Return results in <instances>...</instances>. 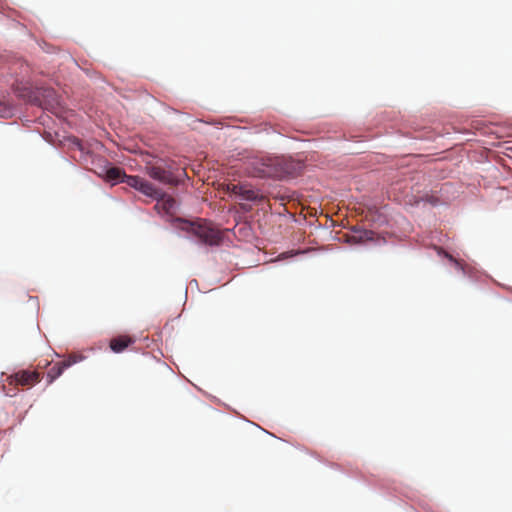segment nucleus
<instances>
[{
	"label": "nucleus",
	"mask_w": 512,
	"mask_h": 512,
	"mask_svg": "<svg viewBox=\"0 0 512 512\" xmlns=\"http://www.w3.org/2000/svg\"><path fill=\"white\" fill-rule=\"evenodd\" d=\"M381 136H391L396 139L398 145H415L420 142H434L439 137H444L428 126H422L415 120L404 119L401 116L392 115L391 112L377 114L372 124L362 132H349L345 134V140L356 143L371 141Z\"/></svg>",
	"instance_id": "1"
},
{
	"label": "nucleus",
	"mask_w": 512,
	"mask_h": 512,
	"mask_svg": "<svg viewBox=\"0 0 512 512\" xmlns=\"http://www.w3.org/2000/svg\"><path fill=\"white\" fill-rule=\"evenodd\" d=\"M167 221L173 225L179 236L190 240L199 247L214 249L233 245L230 237L211 228L208 224H198L182 218H172L171 216L167 218Z\"/></svg>",
	"instance_id": "2"
},
{
	"label": "nucleus",
	"mask_w": 512,
	"mask_h": 512,
	"mask_svg": "<svg viewBox=\"0 0 512 512\" xmlns=\"http://www.w3.org/2000/svg\"><path fill=\"white\" fill-rule=\"evenodd\" d=\"M128 186L136 192L156 201L157 214L167 221L172 213L176 212L182 203L179 194L169 195L163 188L151 183L138 174L130 175Z\"/></svg>",
	"instance_id": "3"
},
{
	"label": "nucleus",
	"mask_w": 512,
	"mask_h": 512,
	"mask_svg": "<svg viewBox=\"0 0 512 512\" xmlns=\"http://www.w3.org/2000/svg\"><path fill=\"white\" fill-rule=\"evenodd\" d=\"M305 163L294 156L262 159L255 163V170L267 179L292 181L305 171Z\"/></svg>",
	"instance_id": "4"
},
{
	"label": "nucleus",
	"mask_w": 512,
	"mask_h": 512,
	"mask_svg": "<svg viewBox=\"0 0 512 512\" xmlns=\"http://www.w3.org/2000/svg\"><path fill=\"white\" fill-rule=\"evenodd\" d=\"M145 173L154 182L159 185H178L182 179H188V174L184 169L177 168L167 159L159 158L155 165L147 164Z\"/></svg>",
	"instance_id": "5"
},
{
	"label": "nucleus",
	"mask_w": 512,
	"mask_h": 512,
	"mask_svg": "<svg viewBox=\"0 0 512 512\" xmlns=\"http://www.w3.org/2000/svg\"><path fill=\"white\" fill-rule=\"evenodd\" d=\"M437 255L444 266L453 268L457 274L467 278L472 284H481L482 282L493 280L492 277L484 270L465 268V266L454 256L452 252H449L444 248L438 249Z\"/></svg>",
	"instance_id": "6"
},
{
	"label": "nucleus",
	"mask_w": 512,
	"mask_h": 512,
	"mask_svg": "<svg viewBox=\"0 0 512 512\" xmlns=\"http://www.w3.org/2000/svg\"><path fill=\"white\" fill-rule=\"evenodd\" d=\"M231 192L245 210H250L261 203L264 197L263 191L250 182L235 185Z\"/></svg>",
	"instance_id": "7"
},
{
	"label": "nucleus",
	"mask_w": 512,
	"mask_h": 512,
	"mask_svg": "<svg viewBox=\"0 0 512 512\" xmlns=\"http://www.w3.org/2000/svg\"><path fill=\"white\" fill-rule=\"evenodd\" d=\"M419 192L421 193V198L424 200V204H428L433 208L449 206L448 199L443 196V187L437 190L426 185L422 189H419Z\"/></svg>",
	"instance_id": "8"
},
{
	"label": "nucleus",
	"mask_w": 512,
	"mask_h": 512,
	"mask_svg": "<svg viewBox=\"0 0 512 512\" xmlns=\"http://www.w3.org/2000/svg\"><path fill=\"white\" fill-rule=\"evenodd\" d=\"M194 122H200V123H203L206 125H210V126L215 127L216 129H223L224 127H226V128H232V129H238V130H247L250 133H260L261 131H265L267 134H269V133L277 132L275 130V128L272 127L271 125H266L263 130H260L256 126H236V125H228V124L223 126L219 120L212 119V118H196L194 120Z\"/></svg>",
	"instance_id": "9"
},
{
	"label": "nucleus",
	"mask_w": 512,
	"mask_h": 512,
	"mask_svg": "<svg viewBox=\"0 0 512 512\" xmlns=\"http://www.w3.org/2000/svg\"><path fill=\"white\" fill-rule=\"evenodd\" d=\"M11 377L17 385L27 386L28 388L36 385L39 382V374L30 370H20L13 372Z\"/></svg>",
	"instance_id": "10"
},
{
	"label": "nucleus",
	"mask_w": 512,
	"mask_h": 512,
	"mask_svg": "<svg viewBox=\"0 0 512 512\" xmlns=\"http://www.w3.org/2000/svg\"><path fill=\"white\" fill-rule=\"evenodd\" d=\"M19 112L18 105L9 95L0 94V118H13Z\"/></svg>",
	"instance_id": "11"
},
{
	"label": "nucleus",
	"mask_w": 512,
	"mask_h": 512,
	"mask_svg": "<svg viewBox=\"0 0 512 512\" xmlns=\"http://www.w3.org/2000/svg\"><path fill=\"white\" fill-rule=\"evenodd\" d=\"M128 178H130V175L126 173L123 167L113 165L108 171V176H106L105 181L114 186L120 183L128 184Z\"/></svg>",
	"instance_id": "12"
},
{
	"label": "nucleus",
	"mask_w": 512,
	"mask_h": 512,
	"mask_svg": "<svg viewBox=\"0 0 512 512\" xmlns=\"http://www.w3.org/2000/svg\"><path fill=\"white\" fill-rule=\"evenodd\" d=\"M353 242L358 245H366L367 243L373 245L379 244V242L374 239L373 232L365 227H361L360 233Z\"/></svg>",
	"instance_id": "13"
},
{
	"label": "nucleus",
	"mask_w": 512,
	"mask_h": 512,
	"mask_svg": "<svg viewBox=\"0 0 512 512\" xmlns=\"http://www.w3.org/2000/svg\"><path fill=\"white\" fill-rule=\"evenodd\" d=\"M135 339H128L126 341L124 340H117L110 344L109 348L112 353L114 354H121L123 353L129 346L133 345L135 343Z\"/></svg>",
	"instance_id": "14"
},
{
	"label": "nucleus",
	"mask_w": 512,
	"mask_h": 512,
	"mask_svg": "<svg viewBox=\"0 0 512 512\" xmlns=\"http://www.w3.org/2000/svg\"><path fill=\"white\" fill-rule=\"evenodd\" d=\"M65 370L66 368H64L63 364L55 365L50 368L46 373L47 385L54 383L64 373Z\"/></svg>",
	"instance_id": "15"
},
{
	"label": "nucleus",
	"mask_w": 512,
	"mask_h": 512,
	"mask_svg": "<svg viewBox=\"0 0 512 512\" xmlns=\"http://www.w3.org/2000/svg\"><path fill=\"white\" fill-rule=\"evenodd\" d=\"M42 95L50 106H56L61 102L60 97L52 88H43Z\"/></svg>",
	"instance_id": "16"
},
{
	"label": "nucleus",
	"mask_w": 512,
	"mask_h": 512,
	"mask_svg": "<svg viewBox=\"0 0 512 512\" xmlns=\"http://www.w3.org/2000/svg\"><path fill=\"white\" fill-rule=\"evenodd\" d=\"M89 162L94 167V172L97 174L101 165L105 167V165H109V160L104 156L93 152V154L89 158Z\"/></svg>",
	"instance_id": "17"
},
{
	"label": "nucleus",
	"mask_w": 512,
	"mask_h": 512,
	"mask_svg": "<svg viewBox=\"0 0 512 512\" xmlns=\"http://www.w3.org/2000/svg\"><path fill=\"white\" fill-rule=\"evenodd\" d=\"M407 203L413 208H419L421 204H424L423 198H421V193L417 190L415 193L411 192L407 195Z\"/></svg>",
	"instance_id": "18"
},
{
	"label": "nucleus",
	"mask_w": 512,
	"mask_h": 512,
	"mask_svg": "<svg viewBox=\"0 0 512 512\" xmlns=\"http://www.w3.org/2000/svg\"><path fill=\"white\" fill-rule=\"evenodd\" d=\"M67 140H68V144H67V145H68L70 148H73V149H75V150H77V151H81V149H80V148H81V146H82L83 144H82V142L80 141V139H79V138H77L75 135H73V134H71V133H70V134L68 135V139H67Z\"/></svg>",
	"instance_id": "19"
},
{
	"label": "nucleus",
	"mask_w": 512,
	"mask_h": 512,
	"mask_svg": "<svg viewBox=\"0 0 512 512\" xmlns=\"http://www.w3.org/2000/svg\"><path fill=\"white\" fill-rule=\"evenodd\" d=\"M85 359H86V356H84V355H82V356H73V357H69L62 364H63L64 368L68 369V368L72 367L73 365L78 364V363L84 361Z\"/></svg>",
	"instance_id": "20"
},
{
	"label": "nucleus",
	"mask_w": 512,
	"mask_h": 512,
	"mask_svg": "<svg viewBox=\"0 0 512 512\" xmlns=\"http://www.w3.org/2000/svg\"><path fill=\"white\" fill-rule=\"evenodd\" d=\"M70 133L67 132V131H64L63 134H61L59 131H55L53 133V138L57 139V141L62 144V145H65V144H68V135Z\"/></svg>",
	"instance_id": "21"
},
{
	"label": "nucleus",
	"mask_w": 512,
	"mask_h": 512,
	"mask_svg": "<svg viewBox=\"0 0 512 512\" xmlns=\"http://www.w3.org/2000/svg\"><path fill=\"white\" fill-rule=\"evenodd\" d=\"M81 151L80 152V158L81 160H83L84 162L88 163L89 162V158L90 156L93 154V151L91 150H88L86 149L83 145L81 146Z\"/></svg>",
	"instance_id": "22"
},
{
	"label": "nucleus",
	"mask_w": 512,
	"mask_h": 512,
	"mask_svg": "<svg viewBox=\"0 0 512 512\" xmlns=\"http://www.w3.org/2000/svg\"><path fill=\"white\" fill-rule=\"evenodd\" d=\"M39 46L47 54H53L56 52V48L53 45L47 43L46 41H42V43L39 44Z\"/></svg>",
	"instance_id": "23"
},
{
	"label": "nucleus",
	"mask_w": 512,
	"mask_h": 512,
	"mask_svg": "<svg viewBox=\"0 0 512 512\" xmlns=\"http://www.w3.org/2000/svg\"><path fill=\"white\" fill-rule=\"evenodd\" d=\"M276 215L283 218H288L293 222H296L294 214H292L290 211H288L286 208H283L282 211L275 212Z\"/></svg>",
	"instance_id": "24"
},
{
	"label": "nucleus",
	"mask_w": 512,
	"mask_h": 512,
	"mask_svg": "<svg viewBox=\"0 0 512 512\" xmlns=\"http://www.w3.org/2000/svg\"><path fill=\"white\" fill-rule=\"evenodd\" d=\"M112 166H113V164L110 161H109V165H107V166L105 165V167L103 165H101L97 174L105 180L106 176H108V171L110 170V168Z\"/></svg>",
	"instance_id": "25"
},
{
	"label": "nucleus",
	"mask_w": 512,
	"mask_h": 512,
	"mask_svg": "<svg viewBox=\"0 0 512 512\" xmlns=\"http://www.w3.org/2000/svg\"><path fill=\"white\" fill-rule=\"evenodd\" d=\"M33 132L38 133L46 143L51 145L54 149H57V147L50 141L52 138V134L50 132H46L44 135L40 134L37 130H34Z\"/></svg>",
	"instance_id": "26"
},
{
	"label": "nucleus",
	"mask_w": 512,
	"mask_h": 512,
	"mask_svg": "<svg viewBox=\"0 0 512 512\" xmlns=\"http://www.w3.org/2000/svg\"><path fill=\"white\" fill-rule=\"evenodd\" d=\"M374 221L378 222L380 226H389V220L386 216L378 215Z\"/></svg>",
	"instance_id": "27"
},
{
	"label": "nucleus",
	"mask_w": 512,
	"mask_h": 512,
	"mask_svg": "<svg viewBox=\"0 0 512 512\" xmlns=\"http://www.w3.org/2000/svg\"><path fill=\"white\" fill-rule=\"evenodd\" d=\"M362 226H359V225H355L351 228V232L353 234L352 238L349 239L350 240V243L353 242L355 240V238L357 237V235L360 233V229H361Z\"/></svg>",
	"instance_id": "28"
},
{
	"label": "nucleus",
	"mask_w": 512,
	"mask_h": 512,
	"mask_svg": "<svg viewBox=\"0 0 512 512\" xmlns=\"http://www.w3.org/2000/svg\"><path fill=\"white\" fill-rule=\"evenodd\" d=\"M329 237L334 240V241H337V242H345V243H350V240H344L342 238H340L336 233H334L333 231H329Z\"/></svg>",
	"instance_id": "29"
},
{
	"label": "nucleus",
	"mask_w": 512,
	"mask_h": 512,
	"mask_svg": "<svg viewBox=\"0 0 512 512\" xmlns=\"http://www.w3.org/2000/svg\"><path fill=\"white\" fill-rule=\"evenodd\" d=\"M168 110H170L171 112H173V113H175V114L184 115V116H186V117H188V118H191V115H190L189 113H184V112H182V111H180V110H178V109H176V108H173V107H170V106H169V107H168Z\"/></svg>",
	"instance_id": "30"
},
{
	"label": "nucleus",
	"mask_w": 512,
	"mask_h": 512,
	"mask_svg": "<svg viewBox=\"0 0 512 512\" xmlns=\"http://www.w3.org/2000/svg\"><path fill=\"white\" fill-rule=\"evenodd\" d=\"M240 233H242L244 236H247L248 234H252L253 233V230L251 229V227H243V228H240L239 229Z\"/></svg>",
	"instance_id": "31"
},
{
	"label": "nucleus",
	"mask_w": 512,
	"mask_h": 512,
	"mask_svg": "<svg viewBox=\"0 0 512 512\" xmlns=\"http://www.w3.org/2000/svg\"><path fill=\"white\" fill-rule=\"evenodd\" d=\"M17 389L13 388V389H9L8 391L5 392V395L7 397H15L17 395Z\"/></svg>",
	"instance_id": "32"
},
{
	"label": "nucleus",
	"mask_w": 512,
	"mask_h": 512,
	"mask_svg": "<svg viewBox=\"0 0 512 512\" xmlns=\"http://www.w3.org/2000/svg\"><path fill=\"white\" fill-rule=\"evenodd\" d=\"M239 418H240V419H242V420H244V421H246V422H248V420H247V419H245L244 417H239ZM249 423H250V421H249ZM251 424H252V422H251ZM253 425H254V426H256V428H259V429H261V430H262V428H261L259 425L255 424V423H253ZM263 431H264L265 433L269 434L270 436H273V437H274V435H273V434H271V433H269L268 431H266V430H264V429H263Z\"/></svg>",
	"instance_id": "33"
},
{
	"label": "nucleus",
	"mask_w": 512,
	"mask_h": 512,
	"mask_svg": "<svg viewBox=\"0 0 512 512\" xmlns=\"http://www.w3.org/2000/svg\"><path fill=\"white\" fill-rule=\"evenodd\" d=\"M326 465L330 466L332 469H338V470H341V467L340 465L338 464H335V463H330V462H325Z\"/></svg>",
	"instance_id": "34"
},
{
	"label": "nucleus",
	"mask_w": 512,
	"mask_h": 512,
	"mask_svg": "<svg viewBox=\"0 0 512 512\" xmlns=\"http://www.w3.org/2000/svg\"><path fill=\"white\" fill-rule=\"evenodd\" d=\"M61 158L66 161L67 163H69L71 166L75 167V164L69 159L67 158L66 156L64 155H61Z\"/></svg>",
	"instance_id": "35"
},
{
	"label": "nucleus",
	"mask_w": 512,
	"mask_h": 512,
	"mask_svg": "<svg viewBox=\"0 0 512 512\" xmlns=\"http://www.w3.org/2000/svg\"><path fill=\"white\" fill-rule=\"evenodd\" d=\"M194 284L195 286H198L197 280L193 279L190 281V285Z\"/></svg>",
	"instance_id": "36"
},
{
	"label": "nucleus",
	"mask_w": 512,
	"mask_h": 512,
	"mask_svg": "<svg viewBox=\"0 0 512 512\" xmlns=\"http://www.w3.org/2000/svg\"><path fill=\"white\" fill-rule=\"evenodd\" d=\"M317 228L325 229V230H327V229H328V227H327V226H325V225H319Z\"/></svg>",
	"instance_id": "37"
},
{
	"label": "nucleus",
	"mask_w": 512,
	"mask_h": 512,
	"mask_svg": "<svg viewBox=\"0 0 512 512\" xmlns=\"http://www.w3.org/2000/svg\"><path fill=\"white\" fill-rule=\"evenodd\" d=\"M30 299L38 301V297H30Z\"/></svg>",
	"instance_id": "38"
}]
</instances>
